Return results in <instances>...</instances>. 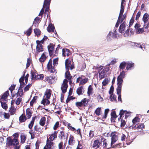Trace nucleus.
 I'll return each mask as SVG.
<instances>
[{
  "label": "nucleus",
  "instance_id": "5",
  "mask_svg": "<svg viewBox=\"0 0 149 149\" xmlns=\"http://www.w3.org/2000/svg\"><path fill=\"white\" fill-rule=\"evenodd\" d=\"M48 49L50 56L53 55H56L58 52L57 48H56L55 52H54V45L52 44H50L48 46Z\"/></svg>",
  "mask_w": 149,
  "mask_h": 149
},
{
  "label": "nucleus",
  "instance_id": "4",
  "mask_svg": "<svg viewBox=\"0 0 149 149\" xmlns=\"http://www.w3.org/2000/svg\"><path fill=\"white\" fill-rule=\"evenodd\" d=\"M51 0H45L43 5V7L41 10L38 16H41L42 17V15L44 12V8H46L45 9V14L47 15V17L48 14L49 12V6Z\"/></svg>",
  "mask_w": 149,
  "mask_h": 149
},
{
  "label": "nucleus",
  "instance_id": "45",
  "mask_svg": "<svg viewBox=\"0 0 149 149\" xmlns=\"http://www.w3.org/2000/svg\"><path fill=\"white\" fill-rule=\"evenodd\" d=\"M1 104V106L2 108L5 110H6L8 109V105L7 104L4 102L1 101L0 102Z\"/></svg>",
  "mask_w": 149,
  "mask_h": 149
},
{
  "label": "nucleus",
  "instance_id": "6",
  "mask_svg": "<svg viewBox=\"0 0 149 149\" xmlns=\"http://www.w3.org/2000/svg\"><path fill=\"white\" fill-rule=\"evenodd\" d=\"M125 72L124 71H123L120 72V75L117 78V85L118 86H122L123 82V80L124 78Z\"/></svg>",
  "mask_w": 149,
  "mask_h": 149
},
{
  "label": "nucleus",
  "instance_id": "59",
  "mask_svg": "<svg viewBox=\"0 0 149 149\" xmlns=\"http://www.w3.org/2000/svg\"><path fill=\"white\" fill-rule=\"evenodd\" d=\"M58 58H56L54 59L53 60V65L55 66L57 65L58 64Z\"/></svg>",
  "mask_w": 149,
  "mask_h": 149
},
{
  "label": "nucleus",
  "instance_id": "9",
  "mask_svg": "<svg viewBox=\"0 0 149 149\" xmlns=\"http://www.w3.org/2000/svg\"><path fill=\"white\" fill-rule=\"evenodd\" d=\"M31 77L32 80H42L44 78V75L43 74H37L31 72Z\"/></svg>",
  "mask_w": 149,
  "mask_h": 149
},
{
  "label": "nucleus",
  "instance_id": "61",
  "mask_svg": "<svg viewBox=\"0 0 149 149\" xmlns=\"http://www.w3.org/2000/svg\"><path fill=\"white\" fill-rule=\"evenodd\" d=\"M114 90V88L113 86H111L110 88V90L109 91V93L110 95L113 94V92Z\"/></svg>",
  "mask_w": 149,
  "mask_h": 149
},
{
  "label": "nucleus",
  "instance_id": "58",
  "mask_svg": "<svg viewBox=\"0 0 149 149\" xmlns=\"http://www.w3.org/2000/svg\"><path fill=\"white\" fill-rule=\"evenodd\" d=\"M131 113L132 112L130 111H125V118H127L129 116L131 115Z\"/></svg>",
  "mask_w": 149,
  "mask_h": 149
},
{
  "label": "nucleus",
  "instance_id": "16",
  "mask_svg": "<svg viewBox=\"0 0 149 149\" xmlns=\"http://www.w3.org/2000/svg\"><path fill=\"white\" fill-rule=\"evenodd\" d=\"M122 87L120 86H118V87L117 88V93L118 95V100L120 101L121 102H122V100L121 99V88Z\"/></svg>",
  "mask_w": 149,
  "mask_h": 149
},
{
  "label": "nucleus",
  "instance_id": "1",
  "mask_svg": "<svg viewBox=\"0 0 149 149\" xmlns=\"http://www.w3.org/2000/svg\"><path fill=\"white\" fill-rule=\"evenodd\" d=\"M111 142L110 145L107 143V141L106 139H105L102 137L101 138V140L102 142H103V147L106 149H109L111 148V147L112 148H120L121 146V144L120 143L113 145L118 139V136L115 133L112 132L111 133Z\"/></svg>",
  "mask_w": 149,
  "mask_h": 149
},
{
  "label": "nucleus",
  "instance_id": "35",
  "mask_svg": "<svg viewBox=\"0 0 149 149\" xmlns=\"http://www.w3.org/2000/svg\"><path fill=\"white\" fill-rule=\"evenodd\" d=\"M113 38H113V34H112V32L110 31L107 36V40L108 41H110Z\"/></svg>",
  "mask_w": 149,
  "mask_h": 149
},
{
  "label": "nucleus",
  "instance_id": "43",
  "mask_svg": "<svg viewBox=\"0 0 149 149\" xmlns=\"http://www.w3.org/2000/svg\"><path fill=\"white\" fill-rule=\"evenodd\" d=\"M93 88L91 85L89 86L88 89L87 93L89 96L92 94Z\"/></svg>",
  "mask_w": 149,
  "mask_h": 149
},
{
  "label": "nucleus",
  "instance_id": "26",
  "mask_svg": "<svg viewBox=\"0 0 149 149\" xmlns=\"http://www.w3.org/2000/svg\"><path fill=\"white\" fill-rule=\"evenodd\" d=\"M54 26L51 23H50L48 25L47 28V30L49 32H54Z\"/></svg>",
  "mask_w": 149,
  "mask_h": 149
},
{
  "label": "nucleus",
  "instance_id": "33",
  "mask_svg": "<svg viewBox=\"0 0 149 149\" xmlns=\"http://www.w3.org/2000/svg\"><path fill=\"white\" fill-rule=\"evenodd\" d=\"M41 103L44 106L47 105L50 103V102L49 100V99L43 97Z\"/></svg>",
  "mask_w": 149,
  "mask_h": 149
},
{
  "label": "nucleus",
  "instance_id": "19",
  "mask_svg": "<svg viewBox=\"0 0 149 149\" xmlns=\"http://www.w3.org/2000/svg\"><path fill=\"white\" fill-rule=\"evenodd\" d=\"M47 54L45 52H43L41 55L40 58L39 59V61L40 62H44L47 58Z\"/></svg>",
  "mask_w": 149,
  "mask_h": 149
},
{
  "label": "nucleus",
  "instance_id": "64",
  "mask_svg": "<svg viewBox=\"0 0 149 149\" xmlns=\"http://www.w3.org/2000/svg\"><path fill=\"white\" fill-rule=\"evenodd\" d=\"M3 115L4 117L5 118L8 119L9 118L10 115L8 113L4 112Z\"/></svg>",
  "mask_w": 149,
  "mask_h": 149
},
{
  "label": "nucleus",
  "instance_id": "46",
  "mask_svg": "<svg viewBox=\"0 0 149 149\" xmlns=\"http://www.w3.org/2000/svg\"><path fill=\"white\" fill-rule=\"evenodd\" d=\"M82 89L83 87L81 86L79 87L77 89V92L78 95H79L83 94Z\"/></svg>",
  "mask_w": 149,
  "mask_h": 149
},
{
  "label": "nucleus",
  "instance_id": "23",
  "mask_svg": "<svg viewBox=\"0 0 149 149\" xmlns=\"http://www.w3.org/2000/svg\"><path fill=\"white\" fill-rule=\"evenodd\" d=\"M126 26L124 22L121 24L119 27L118 29L119 31L121 33H124V30L125 29Z\"/></svg>",
  "mask_w": 149,
  "mask_h": 149
},
{
  "label": "nucleus",
  "instance_id": "32",
  "mask_svg": "<svg viewBox=\"0 0 149 149\" xmlns=\"http://www.w3.org/2000/svg\"><path fill=\"white\" fill-rule=\"evenodd\" d=\"M149 19V15H148L147 13H145L143 17V20L145 24H146L147 22L148 21V20Z\"/></svg>",
  "mask_w": 149,
  "mask_h": 149
},
{
  "label": "nucleus",
  "instance_id": "28",
  "mask_svg": "<svg viewBox=\"0 0 149 149\" xmlns=\"http://www.w3.org/2000/svg\"><path fill=\"white\" fill-rule=\"evenodd\" d=\"M74 138L73 136L70 135L68 141V144L70 146H72L75 143V141L74 140Z\"/></svg>",
  "mask_w": 149,
  "mask_h": 149
},
{
  "label": "nucleus",
  "instance_id": "29",
  "mask_svg": "<svg viewBox=\"0 0 149 149\" xmlns=\"http://www.w3.org/2000/svg\"><path fill=\"white\" fill-rule=\"evenodd\" d=\"M126 17V15L125 14H124L123 15L119 16L118 22L119 23L122 22L125 19Z\"/></svg>",
  "mask_w": 149,
  "mask_h": 149
},
{
  "label": "nucleus",
  "instance_id": "25",
  "mask_svg": "<svg viewBox=\"0 0 149 149\" xmlns=\"http://www.w3.org/2000/svg\"><path fill=\"white\" fill-rule=\"evenodd\" d=\"M70 51L67 49H62V54L63 56H69L70 54Z\"/></svg>",
  "mask_w": 149,
  "mask_h": 149
},
{
  "label": "nucleus",
  "instance_id": "8",
  "mask_svg": "<svg viewBox=\"0 0 149 149\" xmlns=\"http://www.w3.org/2000/svg\"><path fill=\"white\" fill-rule=\"evenodd\" d=\"M88 79L85 77L84 76H81L77 78L76 83L79 82V85H84L88 81Z\"/></svg>",
  "mask_w": 149,
  "mask_h": 149
},
{
  "label": "nucleus",
  "instance_id": "63",
  "mask_svg": "<svg viewBox=\"0 0 149 149\" xmlns=\"http://www.w3.org/2000/svg\"><path fill=\"white\" fill-rule=\"evenodd\" d=\"M59 126V123L58 122H56L53 127V129L56 130L57 129Z\"/></svg>",
  "mask_w": 149,
  "mask_h": 149
},
{
  "label": "nucleus",
  "instance_id": "18",
  "mask_svg": "<svg viewBox=\"0 0 149 149\" xmlns=\"http://www.w3.org/2000/svg\"><path fill=\"white\" fill-rule=\"evenodd\" d=\"M134 63L131 61L127 63L126 70H130L134 68Z\"/></svg>",
  "mask_w": 149,
  "mask_h": 149
},
{
  "label": "nucleus",
  "instance_id": "60",
  "mask_svg": "<svg viewBox=\"0 0 149 149\" xmlns=\"http://www.w3.org/2000/svg\"><path fill=\"white\" fill-rule=\"evenodd\" d=\"M117 62V59L114 58L110 62V63L109 64V65H113L114 64H115Z\"/></svg>",
  "mask_w": 149,
  "mask_h": 149
},
{
  "label": "nucleus",
  "instance_id": "11",
  "mask_svg": "<svg viewBox=\"0 0 149 149\" xmlns=\"http://www.w3.org/2000/svg\"><path fill=\"white\" fill-rule=\"evenodd\" d=\"M56 80V78L55 76H51L47 77L46 78L47 81L50 84L54 83Z\"/></svg>",
  "mask_w": 149,
  "mask_h": 149
},
{
  "label": "nucleus",
  "instance_id": "52",
  "mask_svg": "<svg viewBox=\"0 0 149 149\" xmlns=\"http://www.w3.org/2000/svg\"><path fill=\"white\" fill-rule=\"evenodd\" d=\"M31 61V58H29L27 59V62L26 64V68L29 67Z\"/></svg>",
  "mask_w": 149,
  "mask_h": 149
},
{
  "label": "nucleus",
  "instance_id": "54",
  "mask_svg": "<svg viewBox=\"0 0 149 149\" xmlns=\"http://www.w3.org/2000/svg\"><path fill=\"white\" fill-rule=\"evenodd\" d=\"M109 80L108 79L105 78L102 82V84L103 86H105L107 85L108 83Z\"/></svg>",
  "mask_w": 149,
  "mask_h": 149
},
{
  "label": "nucleus",
  "instance_id": "39",
  "mask_svg": "<svg viewBox=\"0 0 149 149\" xmlns=\"http://www.w3.org/2000/svg\"><path fill=\"white\" fill-rule=\"evenodd\" d=\"M65 77L68 80L71 79L72 77L70 75V74L68 70H67L65 73Z\"/></svg>",
  "mask_w": 149,
  "mask_h": 149
},
{
  "label": "nucleus",
  "instance_id": "57",
  "mask_svg": "<svg viewBox=\"0 0 149 149\" xmlns=\"http://www.w3.org/2000/svg\"><path fill=\"white\" fill-rule=\"evenodd\" d=\"M31 86V84H28L24 88V91H28L29 89L30 88Z\"/></svg>",
  "mask_w": 149,
  "mask_h": 149
},
{
  "label": "nucleus",
  "instance_id": "30",
  "mask_svg": "<svg viewBox=\"0 0 149 149\" xmlns=\"http://www.w3.org/2000/svg\"><path fill=\"white\" fill-rule=\"evenodd\" d=\"M100 144L101 143L99 140H95L94 141L93 146L94 148H98L100 146Z\"/></svg>",
  "mask_w": 149,
  "mask_h": 149
},
{
  "label": "nucleus",
  "instance_id": "12",
  "mask_svg": "<svg viewBox=\"0 0 149 149\" xmlns=\"http://www.w3.org/2000/svg\"><path fill=\"white\" fill-rule=\"evenodd\" d=\"M67 83V80L66 79H65L61 87V89L63 93H65L66 92L67 89L68 87Z\"/></svg>",
  "mask_w": 149,
  "mask_h": 149
},
{
  "label": "nucleus",
  "instance_id": "27",
  "mask_svg": "<svg viewBox=\"0 0 149 149\" xmlns=\"http://www.w3.org/2000/svg\"><path fill=\"white\" fill-rule=\"evenodd\" d=\"M58 132L57 131H54V133L50 135V137H49V139L51 141H53L55 138L57 137V134Z\"/></svg>",
  "mask_w": 149,
  "mask_h": 149
},
{
  "label": "nucleus",
  "instance_id": "7",
  "mask_svg": "<svg viewBox=\"0 0 149 149\" xmlns=\"http://www.w3.org/2000/svg\"><path fill=\"white\" fill-rule=\"evenodd\" d=\"M37 46L36 47V52L35 55H36L40 52H42L43 50V48L42 45V43L40 42V41L37 40L36 41Z\"/></svg>",
  "mask_w": 149,
  "mask_h": 149
},
{
  "label": "nucleus",
  "instance_id": "14",
  "mask_svg": "<svg viewBox=\"0 0 149 149\" xmlns=\"http://www.w3.org/2000/svg\"><path fill=\"white\" fill-rule=\"evenodd\" d=\"M65 68L66 70H68L70 68L71 70H72L73 68V66L71 65V61L68 60V59L66 60L65 62Z\"/></svg>",
  "mask_w": 149,
  "mask_h": 149
},
{
  "label": "nucleus",
  "instance_id": "48",
  "mask_svg": "<svg viewBox=\"0 0 149 149\" xmlns=\"http://www.w3.org/2000/svg\"><path fill=\"white\" fill-rule=\"evenodd\" d=\"M110 99L111 101L112 102L116 101V96L113 94L110 95Z\"/></svg>",
  "mask_w": 149,
  "mask_h": 149
},
{
  "label": "nucleus",
  "instance_id": "55",
  "mask_svg": "<svg viewBox=\"0 0 149 149\" xmlns=\"http://www.w3.org/2000/svg\"><path fill=\"white\" fill-rule=\"evenodd\" d=\"M34 31L35 34L37 36H39L40 34V31L39 29H34Z\"/></svg>",
  "mask_w": 149,
  "mask_h": 149
},
{
  "label": "nucleus",
  "instance_id": "49",
  "mask_svg": "<svg viewBox=\"0 0 149 149\" xmlns=\"http://www.w3.org/2000/svg\"><path fill=\"white\" fill-rule=\"evenodd\" d=\"M26 116L28 118H29L31 116L32 113L30 109H28L26 111Z\"/></svg>",
  "mask_w": 149,
  "mask_h": 149
},
{
  "label": "nucleus",
  "instance_id": "41",
  "mask_svg": "<svg viewBox=\"0 0 149 149\" xmlns=\"http://www.w3.org/2000/svg\"><path fill=\"white\" fill-rule=\"evenodd\" d=\"M116 29L115 28L113 30V32H112V34H113V38H116L119 36V34L116 32Z\"/></svg>",
  "mask_w": 149,
  "mask_h": 149
},
{
  "label": "nucleus",
  "instance_id": "17",
  "mask_svg": "<svg viewBox=\"0 0 149 149\" xmlns=\"http://www.w3.org/2000/svg\"><path fill=\"white\" fill-rule=\"evenodd\" d=\"M9 95V91H7L5 92L1 95L0 98V102L3 100H6Z\"/></svg>",
  "mask_w": 149,
  "mask_h": 149
},
{
  "label": "nucleus",
  "instance_id": "38",
  "mask_svg": "<svg viewBox=\"0 0 149 149\" xmlns=\"http://www.w3.org/2000/svg\"><path fill=\"white\" fill-rule=\"evenodd\" d=\"M35 119V117H33L30 123L28 125L30 129H31L33 125Z\"/></svg>",
  "mask_w": 149,
  "mask_h": 149
},
{
  "label": "nucleus",
  "instance_id": "53",
  "mask_svg": "<svg viewBox=\"0 0 149 149\" xmlns=\"http://www.w3.org/2000/svg\"><path fill=\"white\" fill-rule=\"evenodd\" d=\"M65 137V136L64 132L63 131H61L60 132V133L59 134V138L61 139H62L63 137L64 138Z\"/></svg>",
  "mask_w": 149,
  "mask_h": 149
},
{
  "label": "nucleus",
  "instance_id": "2",
  "mask_svg": "<svg viewBox=\"0 0 149 149\" xmlns=\"http://www.w3.org/2000/svg\"><path fill=\"white\" fill-rule=\"evenodd\" d=\"M19 134L18 133H15L13 134L11 136H8L7 138L6 144L9 146H13L15 149H19V144L18 138Z\"/></svg>",
  "mask_w": 149,
  "mask_h": 149
},
{
  "label": "nucleus",
  "instance_id": "3",
  "mask_svg": "<svg viewBox=\"0 0 149 149\" xmlns=\"http://www.w3.org/2000/svg\"><path fill=\"white\" fill-rule=\"evenodd\" d=\"M25 71L23 72V74L22 76L21 77L20 79H19V82L20 83V86L19 88V96L21 97L22 95H23V92L22 89L25 85V83L24 82V80H25V84H26L27 83L28 78L29 77V74H27L25 76Z\"/></svg>",
  "mask_w": 149,
  "mask_h": 149
},
{
  "label": "nucleus",
  "instance_id": "50",
  "mask_svg": "<svg viewBox=\"0 0 149 149\" xmlns=\"http://www.w3.org/2000/svg\"><path fill=\"white\" fill-rule=\"evenodd\" d=\"M32 31V28L31 27L30 28H29L26 31V35L28 36H29Z\"/></svg>",
  "mask_w": 149,
  "mask_h": 149
},
{
  "label": "nucleus",
  "instance_id": "20",
  "mask_svg": "<svg viewBox=\"0 0 149 149\" xmlns=\"http://www.w3.org/2000/svg\"><path fill=\"white\" fill-rule=\"evenodd\" d=\"M120 138L122 141H124L126 139V144L127 145L130 144V143H131V141H130V142H129L128 141L127 138H126V136L124 134H120Z\"/></svg>",
  "mask_w": 149,
  "mask_h": 149
},
{
  "label": "nucleus",
  "instance_id": "24",
  "mask_svg": "<svg viewBox=\"0 0 149 149\" xmlns=\"http://www.w3.org/2000/svg\"><path fill=\"white\" fill-rule=\"evenodd\" d=\"M106 74V72L104 70L102 69L99 72V77L100 79H101L104 77Z\"/></svg>",
  "mask_w": 149,
  "mask_h": 149
},
{
  "label": "nucleus",
  "instance_id": "13",
  "mask_svg": "<svg viewBox=\"0 0 149 149\" xmlns=\"http://www.w3.org/2000/svg\"><path fill=\"white\" fill-rule=\"evenodd\" d=\"M55 148L54 143L52 141H49L47 139V144L44 148V149H46L48 148L49 149H53Z\"/></svg>",
  "mask_w": 149,
  "mask_h": 149
},
{
  "label": "nucleus",
  "instance_id": "36",
  "mask_svg": "<svg viewBox=\"0 0 149 149\" xmlns=\"http://www.w3.org/2000/svg\"><path fill=\"white\" fill-rule=\"evenodd\" d=\"M126 64H127V63L125 61H123L121 62L119 66L120 70L121 71V70L124 69L125 67Z\"/></svg>",
  "mask_w": 149,
  "mask_h": 149
},
{
  "label": "nucleus",
  "instance_id": "15",
  "mask_svg": "<svg viewBox=\"0 0 149 149\" xmlns=\"http://www.w3.org/2000/svg\"><path fill=\"white\" fill-rule=\"evenodd\" d=\"M145 125L143 123H141L137 127L134 126H132V129L133 130L137 129L138 131L141 132L143 131V129H144Z\"/></svg>",
  "mask_w": 149,
  "mask_h": 149
},
{
  "label": "nucleus",
  "instance_id": "22",
  "mask_svg": "<svg viewBox=\"0 0 149 149\" xmlns=\"http://www.w3.org/2000/svg\"><path fill=\"white\" fill-rule=\"evenodd\" d=\"M51 92L50 90L47 89L45 92L43 97L49 99L51 95Z\"/></svg>",
  "mask_w": 149,
  "mask_h": 149
},
{
  "label": "nucleus",
  "instance_id": "40",
  "mask_svg": "<svg viewBox=\"0 0 149 149\" xmlns=\"http://www.w3.org/2000/svg\"><path fill=\"white\" fill-rule=\"evenodd\" d=\"M34 130L36 132L41 133L42 132V128L38 125H36L34 127Z\"/></svg>",
  "mask_w": 149,
  "mask_h": 149
},
{
  "label": "nucleus",
  "instance_id": "62",
  "mask_svg": "<svg viewBox=\"0 0 149 149\" xmlns=\"http://www.w3.org/2000/svg\"><path fill=\"white\" fill-rule=\"evenodd\" d=\"M111 118H113L114 119L116 118L117 117V116L115 111H113L111 112Z\"/></svg>",
  "mask_w": 149,
  "mask_h": 149
},
{
  "label": "nucleus",
  "instance_id": "21",
  "mask_svg": "<svg viewBox=\"0 0 149 149\" xmlns=\"http://www.w3.org/2000/svg\"><path fill=\"white\" fill-rule=\"evenodd\" d=\"M140 119L138 117H135L132 120V125L131 127L132 128V126H136L138 123L140 122Z\"/></svg>",
  "mask_w": 149,
  "mask_h": 149
},
{
  "label": "nucleus",
  "instance_id": "10",
  "mask_svg": "<svg viewBox=\"0 0 149 149\" xmlns=\"http://www.w3.org/2000/svg\"><path fill=\"white\" fill-rule=\"evenodd\" d=\"M47 69L49 70V71L51 73H56V70L55 68L52 67V61L50 59L47 65Z\"/></svg>",
  "mask_w": 149,
  "mask_h": 149
},
{
  "label": "nucleus",
  "instance_id": "44",
  "mask_svg": "<svg viewBox=\"0 0 149 149\" xmlns=\"http://www.w3.org/2000/svg\"><path fill=\"white\" fill-rule=\"evenodd\" d=\"M46 120L45 118L44 117H42L40 120L39 122L40 124L42 126L44 125L45 124Z\"/></svg>",
  "mask_w": 149,
  "mask_h": 149
},
{
  "label": "nucleus",
  "instance_id": "37",
  "mask_svg": "<svg viewBox=\"0 0 149 149\" xmlns=\"http://www.w3.org/2000/svg\"><path fill=\"white\" fill-rule=\"evenodd\" d=\"M26 120L25 115L22 114L19 117V121L20 123L24 122Z\"/></svg>",
  "mask_w": 149,
  "mask_h": 149
},
{
  "label": "nucleus",
  "instance_id": "42",
  "mask_svg": "<svg viewBox=\"0 0 149 149\" xmlns=\"http://www.w3.org/2000/svg\"><path fill=\"white\" fill-rule=\"evenodd\" d=\"M16 111V109L13 107L11 106L10 108L9 112L11 115H13Z\"/></svg>",
  "mask_w": 149,
  "mask_h": 149
},
{
  "label": "nucleus",
  "instance_id": "56",
  "mask_svg": "<svg viewBox=\"0 0 149 149\" xmlns=\"http://www.w3.org/2000/svg\"><path fill=\"white\" fill-rule=\"evenodd\" d=\"M109 109H107L105 110L104 115L103 117V118H106V117H107V116L108 113L109 111Z\"/></svg>",
  "mask_w": 149,
  "mask_h": 149
},
{
  "label": "nucleus",
  "instance_id": "51",
  "mask_svg": "<svg viewBox=\"0 0 149 149\" xmlns=\"http://www.w3.org/2000/svg\"><path fill=\"white\" fill-rule=\"evenodd\" d=\"M101 112V108L98 107L95 110V113L97 116H99L100 115Z\"/></svg>",
  "mask_w": 149,
  "mask_h": 149
},
{
  "label": "nucleus",
  "instance_id": "31",
  "mask_svg": "<svg viewBox=\"0 0 149 149\" xmlns=\"http://www.w3.org/2000/svg\"><path fill=\"white\" fill-rule=\"evenodd\" d=\"M125 0H122L121 4L119 16L123 15V13L124 11V7L123 6V3Z\"/></svg>",
  "mask_w": 149,
  "mask_h": 149
},
{
  "label": "nucleus",
  "instance_id": "34",
  "mask_svg": "<svg viewBox=\"0 0 149 149\" xmlns=\"http://www.w3.org/2000/svg\"><path fill=\"white\" fill-rule=\"evenodd\" d=\"M26 138V137L25 135L23 134H21L20 136L21 143L23 144L25 142Z\"/></svg>",
  "mask_w": 149,
  "mask_h": 149
},
{
  "label": "nucleus",
  "instance_id": "47",
  "mask_svg": "<svg viewBox=\"0 0 149 149\" xmlns=\"http://www.w3.org/2000/svg\"><path fill=\"white\" fill-rule=\"evenodd\" d=\"M144 31V29L142 28H138L136 30V33L138 34L141 33Z\"/></svg>",
  "mask_w": 149,
  "mask_h": 149
}]
</instances>
